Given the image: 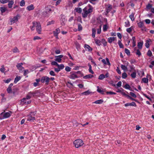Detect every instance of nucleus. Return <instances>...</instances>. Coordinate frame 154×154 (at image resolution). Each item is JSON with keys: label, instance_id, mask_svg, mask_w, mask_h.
Instances as JSON below:
<instances>
[{"label": "nucleus", "instance_id": "603ef678", "mask_svg": "<svg viewBox=\"0 0 154 154\" xmlns=\"http://www.w3.org/2000/svg\"><path fill=\"white\" fill-rule=\"evenodd\" d=\"M125 53L128 55H129L130 53L129 50L127 48L125 49Z\"/></svg>", "mask_w": 154, "mask_h": 154}, {"label": "nucleus", "instance_id": "de8ad7c7", "mask_svg": "<svg viewBox=\"0 0 154 154\" xmlns=\"http://www.w3.org/2000/svg\"><path fill=\"white\" fill-rule=\"evenodd\" d=\"M82 28L81 25L80 24H78V30L79 31H80L82 30Z\"/></svg>", "mask_w": 154, "mask_h": 154}, {"label": "nucleus", "instance_id": "864d4df0", "mask_svg": "<svg viewBox=\"0 0 154 154\" xmlns=\"http://www.w3.org/2000/svg\"><path fill=\"white\" fill-rule=\"evenodd\" d=\"M49 74L51 76H54L56 75L54 72L52 70H51Z\"/></svg>", "mask_w": 154, "mask_h": 154}, {"label": "nucleus", "instance_id": "09e8293b", "mask_svg": "<svg viewBox=\"0 0 154 154\" xmlns=\"http://www.w3.org/2000/svg\"><path fill=\"white\" fill-rule=\"evenodd\" d=\"M142 81L145 83H147L148 82V79L146 78H143L142 79Z\"/></svg>", "mask_w": 154, "mask_h": 154}, {"label": "nucleus", "instance_id": "4be33fe9", "mask_svg": "<svg viewBox=\"0 0 154 154\" xmlns=\"http://www.w3.org/2000/svg\"><path fill=\"white\" fill-rule=\"evenodd\" d=\"M88 65L89 67L88 69L89 72L91 74H94V72H93V71L92 70V67L91 65L89 63H88Z\"/></svg>", "mask_w": 154, "mask_h": 154}, {"label": "nucleus", "instance_id": "69168bd1", "mask_svg": "<svg viewBox=\"0 0 154 154\" xmlns=\"http://www.w3.org/2000/svg\"><path fill=\"white\" fill-rule=\"evenodd\" d=\"M11 79H8L7 80H4L3 81L5 83H8L11 81Z\"/></svg>", "mask_w": 154, "mask_h": 154}, {"label": "nucleus", "instance_id": "49530a36", "mask_svg": "<svg viewBox=\"0 0 154 154\" xmlns=\"http://www.w3.org/2000/svg\"><path fill=\"white\" fill-rule=\"evenodd\" d=\"M7 92L9 94L11 93L12 91L11 88L8 87L7 89Z\"/></svg>", "mask_w": 154, "mask_h": 154}, {"label": "nucleus", "instance_id": "423d86ee", "mask_svg": "<svg viewBox=\"0 0 154 154\" xmlns=\"http://www.w3.org/2000/svg\"><path fill=\"white\" fill-rule=\"evenodd\" d=\"M20 16L19 14L17 15L16 16L14 17L13 18H10L9 24L11 25L13 23L17 22L18 19L20 18Z\"/></svg>", "mask_w": 154, "mask_h": 154}, {"label": "nucleus", "instance_id": "0eeeda50", "mask_svg": "<svg viewBox=\"0 0 154 154\" xmlns=\"http://www.w3.org/2000/svg\"><path fill=\"white\" fill-rule=\"evenodd\" d=\"M79 72L80 71L73 73L70 72V75H69V78L72 79H75V78H77L78 77L76 73H79Z\"/></svg>", "mask_w": 154, "mask_h": 154}, {"label": "nucleus", "instance_id": "f03ea898", "mask_svg": "<svg viewBox=\"0 0 154 154\" xmlns=\"http://www.w3.org/2000/svg\"><path fill=\"white\" fill-rule=\"evenodd\" d=\"M36 114L35 112H31L27 116V121L30 122H33L36 119L34 116Z\"/></svg>", "mask_w": 154, "mask_h": 154}, {"label": "nucleus", "instance_id": "13d9d810", "mask_svg": "<svg viewBox=\"0 0 154 154\" xmlns=\"http://www.w3.org/2000/svg\"><path fill=\"white\" fill-rule=\"evenodd\" d=\"M130 94L132 97H134L136 98L137 97L136 95L132 92H130Z\"/></svg>", "mask_w": 154, "mask_h": 154}, {"label": "nucleus", "instance_id": "680f3d73", "mask_svg": "<svg viewBox=\"0 0 154 154\" xmlns=\"http://www.w3.org/2000/svg\"><path fill=\"white\" fill-rule=\"evenodd\" d=\"M41 38L38 36H35L33 38L34 40H36L41 39Z\"/></svg>", "mask_w": 154, "mask_h": 154}, {"label": "nucleus", "instance_id": "e433bc0d", "mask_svg": "<svg viewBox=\"0 0 154 154\" xmlns=\"http://www.w3.org/2000/svg\"><path fill=\"white\" fill-rule=\"evenodd\" d=\"M108 27L107 25L105 24L103 26V31L104 32H105L107 31L108 29Z\"/></svg>", "mask_w": 154, "mask_h": 154}, {"label": "nucleus", "instance_id": "c756f323", "mask_svg": "<svg viewBox=\"0 0 154 154\" xmlns=\"http://www.w3.org/2000/svg\"><path fill=\"white\" fill-rule=\"evenodd\" d=\"M104 46H106L107 45V42L105 39L103 38L101 41Z\"/></svg>", "mask_w": 154, "mask_h": 154}, {"label": "nucleus", "instance_id": "9b49d317", "mask_svg": "<svg viewBox=\"0 0 154 154\" xmlns=\"http://www.w3.org/2000/svg\"><path fill=\"white\" fill-rule=\"evenodd\" d=\"M38 22L34 21L32 23V26H30V28L32 31H33L35 30V28L36 27L37 24Z\"/></svg>", "mask_w": 154, "mask_h": 154}, {"label": "nucleus", "instance_id": "1a4fd4ad", "mask_svg": "<svg viewBox=\"0 0 154 154\" xmlns=\"http://www.w3.org/2000/svg\"><path fill=\"white\" fill-rule=\"evenodd\" d=\"M63 57V55H60L58 56H56L55 57V60L58 63H60L61 62V58Z\"/></svg>", "mask_w": 154, "mask_h": 154}, {"label": "nucleus", "instance_id": "6e6552de", "mask_svg": "<svg viewBox=\"0 0 154 154\" xmlns=\"http://www.w3.org/2000/svg\"><path fill=\"white\" fill-rule=\"evenodd\" d=\"M36 29L37 32L38 34H41L42 27L40 23L38 22L36 27Z\"/></svg>", "mask_w": 154, "mask_h": 154}, {"label": "nucleus", "instance_id": "cd10ccee", "mask_svg": "<svg viewBox=\"0 0 154 154\" xmlns=\"http://www.w3.org/2000/svg\"><path fill=\"white\" fill-rule=\"evenodd\" d=\"M121 68L124 71H126L127 70V67L125 65H121Z\"/></svg>", "mask_w": 154, "mask_h": 154}, {"label": "nucleus", "instance_id": "7c9ffc66", "mask_svg": "<svg viewBox=\"0 0 154 154\" xmlns=\"http://www.w3.org/2000/svg\"><path fill=\"white\" fill-rule=\"evenodd\" d=\"M20 79L21 77L20 76H17L14 79V83H16Z\"/></svg>", "mask_w": 154, "mask_h": 154}, {"label": "nucleus", "instance_id": "dca6fc26", "mask_svg": "<svg viewBox=\"0 0 154 154\" xmlns=\"http://www.w3.org/2000/svg\"><path fill=\"white\" fill-rule=\"evenodd\" d=\"M8 6L9 8H11L12 7L13 5L14 4V1L13 0H10L9 1V2H8Z\"/></svg>", "mask_w": 154, "mask_h": 154}, {"label": "nucleus", "instance_id": "ea45409f", "mask_svg": "<svg viewBox=\"0 0 154 154\" xmlns=\"http://www.w3.org/2000/svg\"><path fill=\"white\" fill-rule=\"evenodd\" d=\"M29 72L28 69H25L24 70L23 75L24 76H26L29 73Z\"/></svg>", "mask_w": 154, "mask_h": 154}, {"label": "nucleus", "instance_id": "0e129e2a", "mask_svg": "<svg viewBox=\"0 0 154 154\" xmlns=\"http://www.w3.org/2000/svg\"><path fill=\"white\" fill-rule=\"evenodd\" d=\"M13 51L14 53H17L19 52L18 49L17 48H15L13 50Z\"/></svg>", "mask_w": 154, "mask_h": 154}, {"label": "nucleus", "instance_id": "e2e57ef3", "mask_svg": "<svg viewBox=\"0 0 154 154\" xmlns=\"http://www.w3.org/2000/svg\"><path fill=\"white\" fill-rule=\"evenodd\" d=\"M35 94V92H30L29 93V94L31 96V97L32 96H34Z\"/></svg>", "mask_w": 154, "mask_h": 154}, {"label": "nucleus", "instance_id": "4d7b16f0", "mask_svg": "<svg viewBox=\"0 0 154 154\" xmlns=\"http://www.w3.org/2000/svg\"><path fill=\"white\" fill-rule=\"evenodd\" d=\"M125 88L126 89H130L131 88V87L130 85L128 84H126L125 86Z\"/></svg>", "mask_w": 154, "mask_h": 154}, {"label": "nucleus", "instance_id": "58836bf2", "mask_svg": "<svg viewBox=\"0 0 154 154\" xmlns=\"http://www.w3.org/2000/svg\"><path fill=\"white\" fill-rule=\"evenodd\" d=\"M136 73L135 72H134L131 74V76L133 78H135L136 77Z\"/></svg>", "mask_w": 154, "mask_h": 154}, {"label": "nucleus", "instance_id": "774afa93", "mask_svg": "<svg viewBox=\"0 0 154 154\" xmlns=\"http://www.w3.org/2000/svg\"><path fill=\"white\" fill-rule=\"evenodd\" d=\"M152 7V5L150 4H148L146 6V8L148 9H149Z\"/></svg>", "mask_w": 154, "mask_h": 154}, {"label": "nucleus", "instance_id": "2f4dec72", "mask_svg": "<svg viewBox=\"0 0 154 154\" xmlns=\"http://www.w3.org/2000/svg\"><path fill=\"white\" fill-rule=\"evenodd\" d=\"M76 12L79 13H81L82 11V9L80 8H77L75 9Z\"/></svg>", "mask_w": 154, "mask_h": 154}, {"label": "nucleus", "instance_id": "412c9836", "mask_svg": "<svg viewBox=\"0 0 154 154\" xmlns=\"http://www.w3.org/2000/svg\"><path fill=\"white\" fill-rule=\"evenodd\" d=\"M150 42H151V40L150 39L146 40V43H145V46L146 48H149V43Z\"/></svg>", "mask_w": 154, "mask_h": 154}, {"label": "nucleus", "instance_id": "20e7f679", "mask_svg": "<svg viewBox=\"0 0 154 154\" xmlns=\"http://www.w3.org/2000/svg\"><path fill=\"white\" fill-rule=\"evenodd\" d=\"M73 144L76 148H78L82 146L84 144V143L82 140L78 139L74 141Z\"/></svg>", "mask_w": 154, "mask_h": 154}, {"label": "nucleus", "instance_id": "f3484780", "mask_svg": "<svg viewBox=\"0 0 154 154\" xmlns=\"http://www.w3.org/2000/svg\"><path fill=\"white\" fill-rule=\"evenodd\" d=\"M34 8L33 5L31 4L30 5L28 6L26 8V9L29 11L33 10Z\"/></svg>", "mask_w": 154, "mask_h": 154}, {"label": "nucleus", "instance_id": "c03bdc74", "mask_svg": "<svg viewBox=\"0 0 154 154\" xmlns=\"http://www.w3.org/2000/svg\"><path fill=\"white\" fill-rule=\"evenodd\" d=\"M127 75L125 72H124L122 73V77L123 79H125L127 77Z\"/></svg>", "mask_w": 154, "mask_h": 154}, {"label": "nucleus", "instance_id": "3c124183", "mask_svg": "<svg viewBox=\"0 0 154 154\" xmlns=\"http://www.w3.org/2000/svg\"><path fill=\"white\" fill-rule=\"evenodd\" d=\"M136 54L137 55H138L139 57H140L141 54V53L138 49H137V52Z\"/></svg>", "mask_w": 154, "mask_h": 154}, {"label": "nucleus", "instance_id": "393cba45", "mask_svg": "<svg viewBox=\"0 0 154 154\" xmlns=\"http://www.w3.org/2000/svg\"><path fill=\"white\" fill-rule=\"evenodd\" d=\"M94 76L91 74H88L86 75L84 77V78L85 79H87L88 78H91L93 77Z\"/></svg>", "mask_w": 154, "mask_h": 154}, {"label": "nucleus", "instance_id": "c9c22d12", "mask_svg": "<svg viewBox=\"0 0 154 154\" xmlns=\"http://www.w3.org/2000/svg\"><path fill=\"white\" fill-rule=\"evenodd\" d=\"M105 78V76L103 74L100 75L98 77V79L100 80H102Z\"/></svg>", "mask_w": 154, "mask_h": 154}, {"label": "nucleus", "instance_id": "f8f14e48", "mask_svg": "<svg viewBox=\"0 0 154 154\" xmlns=\"http://www.w3.org/2000/svg\"><path fill=\"white\" fill-rule=\"evenodd\" d=\"M60 30L59 28H57L53 32V34L57 38H58V34L60 32Z\"/></svg>", "mask_w": 154, "mask_h": 154}, {"label": "nucleus", "instance_id": "c85d7f7f", "mask_svg": "<svg viewBox=\"0 0 154 154\" xmlns=\"http://www.w3.org/2000/svg\"><path fill=\"white\" fill-rule=\"evenodd\" d=\"M94 41L96 44L98 45H101V41L100 40L95 39Z\"/></svg>", "mask_w": 154, "mask_h": 154}, {"label": "nucleus", "instance_id": "4c0bfd02", "mask_svg": "<svg viewBox=\"0 0 154 154\" xmlns=\"http://www.w3.org/2000/svg\"><path fill=\"white\" fill-rule=\"evenodd\" d=\"M118 43L120 48H123V45L122 44V43L121 40H119L118 41Z\"/></svg>", "mask_w": 154, "mask_h": 154}, {"label": "nucleus", "instance_id": "6ab92c4d", "mask_svg": "<svg viewBox=\"0 0 154 154\" xmlns=\"http://www.w3.org/2000/svg\"><path fill=\"white\" fill-rule=\"evenodd\" d=\"M23 65V63H19L17 65V67L18 69L19 70H21L22 69H23V68L22 66Z\"/></svg>", "mask_w": 154, "mask_h": 154}, {"label": "nucleus", "instance_id": "473e14b6", "mask_svg": "<svg viewBox=\"0 0 154 154\" xmlns=\"http://www.w3.org/2000/svg\"><path fill=\"white\" fill-rule=\"evenodd\" d=\"M143 43L141 42H139L137 43V46L140 49H141L142 47Z\"/></svg>", "mask_w": 154, "mask_h": 154}, {"label": "nucleus", "instance_id": "ddd939ff", "mask_svg": "<svg viewBox=\"0 0 154 154\" xmlns=\"http://www.w3.org/2000/svg\"><path fill=\"white\" fill-rule=\"evenodd\" d=\"M97 91L99 93L103 94H104V92L106 90L105 89H102V88H99L98 86L97 87Z\"/></svg>", "mask_w": 154, "mask_h": 154}, {"label": "nucleus", "instance_id": "f704fd0d", "mask_svg": "<svg viewBox=\"0 0 154 154\" xmlns=\"http://www.w3.org/2000/svg\"><path fill=\"white\" fill-rule=\"evenodd\" d=\"M130 26L129 21L127 20L125 22V27H128Z\"/></svg>", "mask_w": 154, "mask_h": 154}, {"label": "nucleus", "instance_id": "f257e3e1", "mask_svg": "<svg viewBox=\"0 0 154 154\" xmlns=\"http://www.w3.org/2000/svg\"><path fill=\"white\" fill-rule=\"evenodd\" d=\"M93 11V8L91 6L90 8L87 9L86 8H85L83 9V12L82 13V17L85 18L87 17L88 14Z\"/></svg>", "mask_w": 154, "mask_h": 154}, {"label": "nucleus", "instance_id": "bf43d9fd", "mask_svg": "<svg viewBox=\"0 0 154 154\" xmlns=\"http://www.w3.org/2000/svg\"><path fill=\"white\" fill-rule=\"evenodd\" d=\"M54 20H51V21L48 22L47 24V25L48 26L50 25H51V24H54Z\"/></svg>", "mask_w": 154, "mask_h": 154}, {"label": "nucleus", "instance_id": "6e6d98bb", "mask_svg": "<svg viewBox=\"0 0 154 154\" xmlns=\"http://www.w3.org/2000/svg\"><path fill=\"white\" fill-rule=\"evenodd\" d=\"M101 26H100V28L97 29V32L98 34H100L101 32Z\"/></svg>", "mask_w": 154, "mask_h": 154}, {"label": "nucleus", "instance_id": "8fccbe9b", "mask_svg": "<svg viewBox=\"0 0 154 154\" xmlns=\"http://www.w3.org/2000/svg\"><path fill=\"white\" fill-rule=\"evenodd\" d=\"M106 93L107 94H116V93L115 92H113L112 91H107L106 92Z\"/></svg>", "mask_w": 154, "mask_h": 154}, {"label": "nucleus", "instance_id": "4468645a", "mask_svg": "<svg viewBox=\"0 0 154 154\" xmlns=\"http://www.w3.org/2000/svg\"><path fill=\"white\" fill-rule=\"evenodd\" d=\"M31 96L29 95L28 94L26 96V97L25 98H23V101L26 104H29L30 103V101L28 102V101L27 102H26V101H25L24 100H28L31 98Z\"/></svg>", "mask_w": 154, "mask_h": 154}, {"label": "nucleus", "instance_id": "37998d69", "mask_svg": "<svg viewBox=\"0 0 154 154\" xmlns=\"http://www.w3.org/2000/svg\"><path fill=\"white\" fill-rule=\"evenodd\" d=\"M25 5V2L24 0H21L20 2V5L21 6H23Z\"/></svg>", "mask_w": 154, "mask_h": 154}, {"label": "nucleus", "instance_id": "a19ab883", "mask_svg": "<svg viewBox=\"0 0 154 154\" xmlns=\"http://www.w3.org/2000/svg\"><path fill=\"white\" fill-rule=\"evenodd\" d=\"M57 66L58 67L60 70V69H63L64 67V65L63 64H61L60 65L58 64V66Z\"/></svg>", "mask_w": 154, "mask_h": 154}, {"label": "nucleus", "instance_id": "39448f33", "mask_svg": "<svg viewBox=\"0 0 154 154\" xmlns=\"http://www.w3.org/2000/svg\"><path fill=\"white\" fill-rule=\"evenodd\" d=\"M50 81V78L46 76H42L41 79V82L42 83H45L47 85L49 84Z\"/></svg>", "mask_w": 154, "mask_h": 154}, {"label": "nucleus", "instance_id": "7ed1b4c3", "mask_svg": "<svg viewBox=\"0 0 154 154\" xmlns=\"http://www.w3.org/2000/svg\"><path fill=\"white\" fill-rule=\"evenodd\" d=\"M12 114V112L11 111L4 112H2L0 114V119H6L9 117Z\"/></svg>", "mask_w": 154, "mask_h": 154}, {"label": "nucleus", "instance_id": "bb28decb", "mask_svg": "<svg viewBox=\"0 0 154 154\" xmlns=\"http://www.w3.org/2000/svg\"><path fill=\"white\" fill-rule=\"evenodd\" d=\"M134 29V28L132 26H131L130 27L127 28L126 29V31L129 33H131L132 31V30Z\"/></svg>", "mask_w": 154, "mask_h": 154}, {"label": "nucleus", "instance_id": "72a5a7b5", "mask_svg": "<svg viewBox=\"0 0 154 154\" xmlns=\"http://www.w3.org/2000/svg\"><path fill=\"white\" fill-rule=\"evenodd\" d=\"M0 11L2 13L5 12L6 11V8L4 7H1L0 8Z\"/></svg>", "mask_w": 154, "mask_h": 154}, {"label": "nucleus", "instance_id": "338daca9", "mask_svg": "<svg viewBox=\"0 0 154 154\" xmlns=\"http://www.w3.org/2000/svg\"><path fill=\"white\" fill-rule=\"evenodd\" d=\"M0 70L2 72H5V69L3 66H2V68L0 69Z\"/></svg>", "mask_w": 154, "mask_h": 154}, {"label": "nucleus", "instance_id": "79ce46f5", "mask_svg": "<svg viewBox=\"0 0 154 154\" xmlns=\"http://www.w3.org/2000/svg\"><path fill=\"white\" fill-rule=\"evenodd\" d=\"M9 2V0H0V2L2 4L6 3Z\"/></svg>", "mask_w": 154, "mask_h": 154}, {"label": "nucleus", "instance_id": "5fc2aeb1", "mask_svg": "<svg viewBox=\"0 0 154 154\" xmlns=\"http://www.w3.org/2000/svg\"><path fill=\"white\" fill-rule=\"evenodd\" d=\"M51 65H53L56 66H58V64L56 61H52L51 62Z\"/></svg>", "mask_w": 154, "mask_h": 154}, {"label": "nucleus", "instance_id": "9d476101", "mask_svg": "<svg viewBox=\"0 0 154 154\" xmlns=\"http://www.w3.org/2000/svg\"><path fill=\"white\" fill-rule=\"evenodd\" d=\"M112 8V5H111L108 4L106 6V11L107 14L111 11Z\"/></svg>", "mask_w": 154, "mask_h": 154}, {"label": "nucleus", "instance_id": "aec40b11", "mask_svg": "<svg viewBox=\"0 0 154 154\" xmlns=\"http://www.w3.org/2000/svg\"><path fill=\"white\" fill-rule=\"evenodd\" d=\"M137 25L138 27L140 28H142L144 27V23L143 22L140 21L137 23Z\"/></svg>", "mask_w": 154, "mask_h": 154}, {"label": "nucleus", "instance_id": "5701e85b", "mask_svg": "<svg viewBox=\"0 0 154 154\" xmlns=\"http://www.w3.org/2000/svg\"><path fill=\"white\" fill-rule=\"evenodd\" d=\"M134 14L132 13L131 14L129 15V17L132 21H134L135 20V18L134 17Z\"/></svg>", "mask_w": 154, "mask_h": 154}, {"label": "nucleus", "instance_id": "052dcab7", "mask_svg": "<svg viewBox=\"0 0 154 154\" xmlns=\"http://www.w3.org/2000/svg\"><path fill=\"white\" fill-rule=\"evenodd\" d=\"M147 55L148 56L151 57L152 55V53L150 50H148L147 52Z\"/></svg>", "mask_w": 154, "mask_h": 154}, {"label": "nucleus", "instance_id": "b1692460", "mask_svg": "<svg viewBox=\"0 0 154 154\" xmlns=\"http://www.w3.org/2000/svg\"><path fill=\"white\" fill-rule=\"evenodd\" d=\"M91 93V92L89 90H88L82 93L81 94L82 95H89Z\"/></svg>", "mask_w": 154, "mask_h": 154}, {"label": "nucleus", "instance_id": "2eb2a0df", "mask_svg": "<svg viewBox=\"0 0 154 154\" xmlns=\"http://www.w3.org/2000/svg\"><path fill=\"white\" fill-rule=\"evenodd\" d=\"M84 47L86 50L88 51H91L92 50V49L88 45H85Z\"/></svg>", "mask_w": 154, "mask_h": 154}, {"label": "nucleus", "instance_id": "a18cd8bd", "mask_svg": "<svg viewBox=\"0 0 154 154\" xmlns=\"http://www.w3.org/2000/svg\"><path fill=\"white\" fill-rule=\"evenodd\" d=\"M71 68L69 66H67L65 67V70L67 72H70L71 71Z\"/></svg>", "mask_w": 154, "mask_h": 154}, {"label": "nucleus", "instance_id": "a878e982", "mask_svg": "<svg viewBox=\"0 0 154 154\" xmlns=\"http://www.w3.org/2000/svg\"><path fill=\"white\" fill-rule=\"evenodd\" d=\"M103 102V100L102 99H100L99 100H98L95 101L94 103H95L96 104H101Z\"/></svg>", "mask_w": 154, "mask_h": 154}, {"label": "nucleus", "instance_id": "a211bd4d", "mask_svg": "<svg viewBox=\"0 0 154 154\" xmlns=\"http://www.w3.org/2000/svg\"><path fill=\"white\" fill-rule=\"evenodd\" d=\"M116 38V37H109L108 38V42L110 43H111L112 42L115 40Z\"/></svg>", "mask_w": 154, "mask_h": 154}]
</instances>
